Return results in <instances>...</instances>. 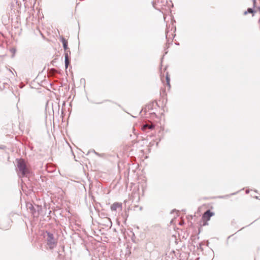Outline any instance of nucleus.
<instances>
[{
  "instance_id": "obj_9",
  "label": "nucleus",
  "mask_w": 260,
  "mask_h": 260,
  "mask_svg": "<svg viewBox=\"0 0 260 260\" xmlns=\"http://www.w3.org/2000/svg\"><path fill=\"white\" fill-rule=\"evenodd\" d=\"M161 3H162V5H161V8L162 9H166V5L165 4L168 3V0H161Z\"/></svg>"
},
{
  "instance_id": "obj_1",
  "label": "nucleus",
  "mask_w": 260,
  "mask_h": 260,
  "mask_svg": "<svg viewBox=\"0 0 260 260\" xmlns=\"http://www.w3.org/2000/svg\"><path fill=\"white\" fill-rule=\"evenodd\" d=\"M43 237L47 247L50 249H52L56 246L57 239L53 234L46 231L43 233Z\"/></svg>"
},
{
  "instance_id": "obj_4",
  "label": "nucleus",
  "mask_w": 260,
  "mask_h": 260,
  "mask_svg": "<svg viewBox=\"0 0 260 260\" xmlns=\"http://www.w3.org/2000/svg\"><path fill=\"white\" fill-rule=\"evenodd\" d=\"M71 52L70 51L65 50V67L67 69L70 63L69 61V55H70Z\"/></svg>"
},
{
  "instance_id": "obj_8",
  "label": "nucleus",
  "mask_w": 260,
  "mask_h": 260,
  "mask_svg": "<svg viewBox=\"0 0 260 260\" xmlns=\"http://www.w3.org/2000/svg\"><path fill=\"white\" fill-rule=\"evenodd\" d=\"M61 42L63 44V47L64 50H67L68 49V42L67 40H65L64 38L61 39Z\"/></svg>"
},
{
  "instance_id": "obj_13",
  "label": "nucleus",
  "mask_w": 260,
  "mask_h": 260,
  "mask_svg": "<svg viewBox=\"0 0 260 260\" xmlns=\"http://www.w3.org/2000/svg\"><path fill=\"white\" fill-rule=\"evenodd\" d=\"M166 38H167L168 36H170V35H169V32L168 30H166Z\"/></svg>"
},
{
  "instance_id": "obj_2",
  "label": "nucleus",
  "mask_w": 260,
  "mask_h": 260,
  "mask_svg": "<svg viewBox=\"0 0 260 260\" xmlns=\"http://www.w3.org/2000/svg\"><path fill=\"white\" fill-rule=\"evenodd\" d=\"M18 174L20 177L27 176L30 171L27 168L26 164H18Z\"/></svg>"
},
{
  "instance_id": "obj_7",
  "label": "nucleus",
  "mask_w": 260,
  "mask_h": 260,
  "mask_svg": "<svg viewBox=\"0 0 260 260\" xmlns=\"http://www.w3.org/2000/svg\"><path fill=\"white\" fill-rule=\"evenodd\" d=\"M154 128V125L152 124H146L143 126L142 129L145 131L146 128L148 129H153Z\"/></svg>"
},
{
  "instance_id": "obj_12",
  "label": "nucleus",
  "mask_w": 260,
  "mask_h": 260,
  "mask_svg": "<svg viewBox=\"0 0 260 260\" xmlns=\"http://www.w3.org/2000/svg\"><path fill=\"white\" fill-rule=\"evenodd\" d=\"M166 80H167V84L170 87V78H169V77H168V75L166 76Z\"/></svg>"
},
{
  "instance_id": "obj_14",
  "label": "nucleus",
  "mask_w": 260,
  "mask_h": 260,
  "mask_svg": "<svg viewBox=\"0 0 260 260\" xmlns=\"http://www.w3.org/2000/svg\"><path fill=\"white\" fill-rule=\"evenodd\" d=\"M49 164H46V169L48 170V171H50L49 170V168L50 167H48V165Z\"/></svg>"
},
{
  "instance_id": "obj_5",
  "label": "nucleus",
  "mask_w": 260,
  "mask_h": 260,
  "mask_svg": "<svg viewBox=\"0 0 260 260\" xmlns=\"http://www.w3.org/2000/svg\"><path fill=\"white\" fill-rule=\"evenodd\" d=\"M213 215V213L210 210L206 211L203 215V219L205 220H209L210 217Z\"/></svg>"
},
{
  "instance_id": "obj_15",
  "label": "nucleus",
  "mask_w": 260,
  "mask_h": 260,
  "mask_svg": "<svg viewBox=\"0 0 260 260\" xmlns=\"http://www.w3.org/2000/svg\"><path fill=\"white\" fill-rule=\"evenodd\" d=\"M137 164V167L138 168L139 167V164Z\"/></svg>"
},
{
  "instance_id": "obj_3",
  "label": "nucleus",
  "mask_w": 260,
  "mask_h": 260,
  "mask_svg": "<svg viewBox=\"0 0 260 260\" xmlns=\"http://www.w3.org/2000/svg\"><path fill=\"white\" fill-rule=\"evenodd\" d=\"M119 208L122 209V204L121 203L115 202L111 206V210L113 211H116L117 209Z\"/></svg>"
},
{
  "instance_id": "obj_11",
  "label": "nucleus",
  "mask_w": 260,
  "mask_h": 260,
  "mask_svg": "<svg viewBox=\"0 0 260 260\" xmlns=\"http://www.w3.org/2000/svg\"><path fill=\"white\" fill-rule=\"evenodd\" d=\"M256 11V10L254 11L252 8H248L247 11H245L244 12V14L246 15L248 13H253L254 12H255Z\"/></svg>"
},
{
  "instance_id": "obj_6",
  "label": "nucleus",
  "mask_w": 260,
  "mask_h": 260,
  "mask_svg": "<svg viewBox=\"0 0 260 260\" xmlns=\"http://www.w3.org/2000/svg\"><path fill=\"white\" fill-rule=\"evenodd\" d=\"M26 207L27 209L29 210L31 213L34 215L35 214V209L33 205L31 203H27L26 204Z\"/></svg>"
},
{
  "instance_id": "obj_10",
  "label": "nucleus",
  "mask_w": 260,
  "mask_h": 260,
  "mask_svg": "<svg viewBox=\"0 0 260 260\" xmlns=\"http://www.w3.org/2000/svg\"><path fill=\"white\" fill-rule=\"evenodd\" d=\"M253 7L254 8L257 9L260 11V0H259V4L257 5L256 3V0H253Z\"/></svg>"
}]
</instances>
